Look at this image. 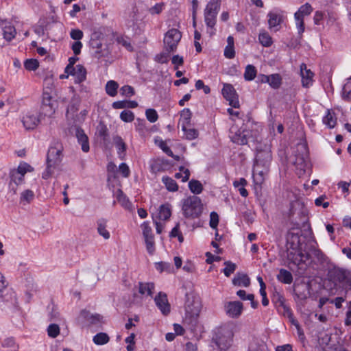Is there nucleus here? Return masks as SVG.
Here are the masks:
<instances>
[{
	"mask_svg": "<svg viewBox=\"0 0 351 351\" xmlns=\"http://www.w3.org/2000/svg\"><path fill=\"white\" fill-rule=\"evenodd\" d=\"M62 145L59 143H55L49 148L47 155V167L43 173V179H48L53 173L54 169L59 166L62 160Z\"/></svg>",
	"mask_w": 351,
	"mask_h": 351,
	"instance_id": "obj_1",
	"label": "nucleus"
},
{
	"mask_svg": "<svg viewBox=\"0 0 351 351\" xmlns=\"http://www.w3.org/2000/svg\"><path fill=\"white\" fill-rule=\"evenodd\" d=\"M182 210L186 218H198L202 213L203 204L201 199L192 195L182 200Z\"/></svg>",
	"mask_w": 351,
	"mask_h": 351,
	"instance_id": "obj_2",
	"label": "nucleus"
},
{
	"mask_svg": "<svg viewBox=\"0 0 351 351\" xmlns=\"http://www.w3.org/2000/svg\"><path fill=\"white\" fill-rule=\"evenodd\" d=\"M253 124L254 123L248 119L244 128H239L237 125H232L230 129L229 134L231 141L238 145H246L249 139L253 136L252 132L247 129L252 127Z\"/></svg>",
	"mask_w": 351,
	"mask_h": 351,
	"instance_id": "obj_3",
	"label": "nucleus"
},
{
	"mask_svg": "<svg viewBox=\"0 0 351 351\" xmlns=\"http://www.w3.org/2000/svg\"><path fill=\"white\" fill-rule=\"evenodd\" d=\"M220 5L221 0H210L204 10V21L206 26L210 29L208 31L210 36L215 34L214 27L216 24L217 15L220 9Z\"/></svg>",
	"mask_w": 351,
	"mask_h": 351,
	"instance_id": "obj_4",
	"label": "nucleus"
},
{
	"mask_svg": "<svg viewBox=\"0 0 351 351\" xmlns=\"http://www.w3.org/2000/svg\"><path fill=\"white\" fill-rule=\"evenodd\" d=\"M329 277L330 280L342 284L346 289V298L351 296V276L347 270L334 268L329 271Z\"/></svg>",
	"mask_w": 351,
	"mask_h": 351,
	"instance_id": "obj_5",
	"label": "nucleus"
},
{
	"mask_svg": "<svg viewBox=\"0 0 351 351\" xmlns=\"http://www.w3.org/2000/svg\"><path fill=\"white\" fill-rule=\"evenodd\" d=\"M310 258V254L305 251L304 247L296 249H287V259L293 264L304 270L306 261Z\"/></svg>",
	"mask_w": 351,
	"mask_h": 351,
	"instance_id": "obj_6",
	"label": "nucleus"
},
{
	"mask_svg": "<svg viewBox=\"0 0 351 351\" xmlns=\"http://www.w3.org/2000/svg\"><path fill=\"white\" fill-rule=\"evenodd\" d=\"M307 160L308 149L306 145L304 143L298 144L293 158L291 160V163L295 166L298 169L304 172Z\"/></svg>",
	"mask_w": 351,
	"mask_h": 351,
	"instance_id": "obj_7",
	"label": "nucleus"
},
{
	"mask_svg": "<svg viewBox=\"0 0 351 351\" xmlns=\"http://www.w3.org/2000/svg\"><path fill=\"white\" fill-rule=\"evenodd\" d=\"M186 315L192 319H197L202 308V303L199 298L186 293Z\"/></svg>",
	"mask_w": 351,
	"mask_h": 351,
	"instance_id": "obj_8",
	"label": "nucleus"
},
{
	"mask_svg": "<svg viewBox=\"0 0 351 351\" xmlns=\"http://www.w3.org/2000/svg\"><path fill=\"white\" fill-rule=\"evenodd\" d=\"M288 221L293 230H298L307 221V216L302 209L291 207L289 212Z\"/></svg>",
	"mask_w": 351,
	"mask_h": 351,
	"instance_id": "obj_9",
	"label": "nucleus"
},
{
	"mask_svg": "<svg viewBox=\"0 0 351 351\" xmlns=\"http://www.w3.org/2000/svg\"><path fill=\"white\" fill-rule=\"evenodd\" d=\"M90 48L94 50V56L96 58L106 57L108 54V50L103 45L101 34L99 32H94L91 34L89 42Z\"/></svg>",
	"mask_w": 351,
	"mask_h": 351,
	"instance_id": "obj_10",
	"label": "nucleus"
},
{
	"mask_svg": "<svg viewBox=\"0 0 351 351\" xmlns=\"http://www.w3.org/2000/svg\"><path fill=\"white\" fill-rule=\"evenodd\" d=\"M233 338L232 331L226 327L218 330L216 336V344L221 350H228L232 345Z\"/></svg>",
	"mask_w": 351,
	"mask_h": 351,
	"instance_id": "obj_11",
	"label": "nucleus"
},
{
	"mask_svg": "<svg viewBox=\"0 0 351 351\" xmlns=\"http://www.w3.org/2000/svg\"><path fill=\"white\" fill-rule=\"evenodd\" d=\"M182 38L180 32L175 28L169 29L165 35L164 45L167 51L173 52L176 50L178 43Z\"/></svg>",
	"mask_w": 351,
	"mask_h": 351,
	"instance_id": "obj_12",
	"label": "nucleus"
},
{
	"mask_svg": "<svg viewBox=\"0 0 351 351\" xmlns=\"http://www.w3.org/2000/svg\"><path fill=\"white\" fill-rule=\"evenodd\" d=\"M313 10V7L308 3L301 5L298 10L294 14L296 27L299 34H302L304 32V18L310 15Z\"/></svg>",
	"mask_w": 351,
	"mask_h": 351,
	"instance_id": "obj_13",
	"label": "nucleus"
},
{
	"mask_svg": "<svg viewBox=\"0 0 351 351\" xmlns=\"http://www.w3.org/2000/svg\"><path fill=\"white\" fill-rule=\"evenodd\" d=\"M56 108V101L52 100L51 97L47 93L43 95V101L40 109L39 117L42 119L43 117H51L55 112Z\"/></svg>",
	"mask_w": 351,
	"mask_h": 351,
	"instance_id": "obj_14",
	"label": "nucleus"
},
{
	"mask_svg": "<svg viewBox=\"0 0 351 351\" xmlns=\"http://www.w3.org/2000/svg\"><path fill=\"white\" fill-rule=\"evenodd\" d=\"M301 230H293L292 228L288 230L287 234V249H296L304 247V243L302 241Z\"/></svg>",
	"mask_w": 351,
	"mask_h": 351,
	"instance_id": "obj_15",
	"label": "nucleus"
},
{
	"mask_svg": "<svg viewBox=\"0 0 351 351\" xmlns=\"http://www.w3.org/2000/svg\"><path fill=\"white\" fill-rule=\"evenodd\" d=\"M272 155L269 147L265 145L263 149H257L255 162L257 167L267 169L271 162Z\"/></svg>",
	"mask_w": 351,
	"mask_h": 351,
	"instance_id": "obj_16",
	"label": "nucleus"
},
{
	"mask_svg": "<svg viewBox=\"0 0 351 351\" xmlns=\"http://www.w3.org/2000/svg\"><path fill=\"white\" fill-rule=\"evenodd\" d=\"M223 97L229 101V104L234 108L239 107L238 95L233 86L230 84H224L221 90Z\"/></svg>",
	"mask_w": 351,
	"mask_h": 351,
	"instance_id": "obj_17",
	"label": "nucleus"
},
{
	"mask_svg": "<svg viewBox=\"0 0 351 351\" xmlns=\"http://www.w3.org/2000/svg\"><path fill=\"white\" fill-rule=\"evenodd\" d=\"M226 315L231 318H238L242 313L243 305L239 301L227 302L224 304Z\"/></svg>",
	"mask_w": 351,
	"mask_h": 351,
	"instance_id": "obj_18",
	"label": "nucleus"
},
{
	"mask_svg": "<svg viewBox=\"0 0 351 351\" xmlns=\"http://www.w3.org/2000/svg\"><path fill=\"white\" fill-rule=\"evenodd\" d=\"M154 301L156 305L163 315H167L170 313L171 307L165 293L159 292L154 298Z\"/></svg>",
	"mask_w": 351,
	"mask_h": 351,
	"instance_id": "obj_19",
	"label": "nucleus"
},
{
	"mask_svg": "<svg viewBox=\"0 0 351 351\" xmlns=\"http://www.w3.org/2000/svg\"><path fill=\"white\" fill-rule=\"evenodd\" d=\"M139 21L138 10L136 7H133L125 19V25L133 31H136L138 29Z\"/></svg>",
	"mask_w": 351,
	"mask_h": 351,
	"instance_id": "obj_20",
	"label": "nucleus"
},
{
	"mask_svg": "<svg viewBox=\"0 0 351 351\" xmlns=\"http://www.w3.org/2000/svg\"><path fill=\"white\" fill-rule=\"evenodd\" d=\"M300 75L302 77V84L304 87H308L312 84L314 73L307 69L306 64L302 63L300 65Z\"/></svg>",
	"mask_w": 351,
	"mask_h": 351,
	"instance_id": "obj_21",
	"label": "nucleus"
},
{
	"mask_svg": "<svg viewBox=\"0 0 351 351\" xmlns=\"http://www.w3.org/2000/svg\"><path fill=\"white\" fill-rule=\"evenodd\" d=\"M80 317L84 320L88 322L92 325H97L103 323V317L98 314H91L88 311L85 309L81 311Z\"/></svg>",
	"mask_w": 351,
	"mask_h": 351,
	"instance_id": "obj_22",
	"label": "nucleus"
},
{
	"mask_svg": "<svg viewBox=\"0 0 351 351\" xmlns=\"http://www.w3.org/2000/svg\"><path fill=\"white\" fill-rule=\"evenodd\" d=\"M41 120L40 117H36L34 114L27 113L23 117L22 122L26 130H34Z\"/></svg>",
	"mask_w": 351,
	"mask_h": 351,
	"instance_id": "obj_23",
	"label": "nucleus"
},
{
	"mask_svg": "<svg viewBox=\"0 0 351 351\" xmlns=\"http://www.w3.org/2000/svg\"><path fill=\"white\" fill-rule=\"evenodd\" d=\"M75 136L78 143L81 145L82 151L84 152H88L90 149L89 141L88 136L84 133V131L81 128H77Z\"/></svg>",
	"mask_w": 351,
	"mask_h": 351,
	"instance_id": "obj_24",
	"label": "nucleus"
},
{
	"mask_svg": "<svg viewBox=\"0 0 351 351\" xmlns=\"http://www.w3.org/2000/svg\"><path fill=\"white\" fill-rule=\"evenodd\" d=\"M68 75H71L75 77V82L80 84L84 81L86 79V71L82 64H77L74 67L73 71L71 72H65Z\"/></svg>",
	"mask_w": 351,
	"mask_h": 351,
	"instance_id": "obj_25",
	"label": "nucleus"
},
{
	"mask_svg": "<svg viewBox=\"0 0 351 351\" xmlns=\"http://www.w3.org/2000/svg\"><path fill=\"white\" fill-rule=\"evenodd\" d=\"M267 17L269 28L274 32H277L279 29L278 26L282 22V15L275 12H269L267 14Z\"/></svg>",
	"mask_w": 351,
	"mask_h": 351,
	"instance_id": "obj_26",
	"label": "nucleus"
},
{
	"mask_svg": "<svg viewBox=\"0 0 351 351\" xmlns=\"http://www.w3.org/2000/svg\"><path fill=\"white\" fill-rule=\"evenodd\" d=\"M114 142L117 149V154L121 159H123L125 156L127 146L122 138L117 136L114 138Z\"/></svg>",
	"mask_w": 351,
	"mask_h": 351,
	"instance_id": "obj_27",
	"label": "nucleus"
},
{
	"mask_svg": "<svg viewBox=\"0 0 351 351\" xmlns=\"http://www.w3.org/2000/svg\"><path fill=\"white\" fill-rule=\"evenodd\" d=\"M154 284L153 282H139L138 292L141 295L152 296L154 291Z\"/></svg>",
	"mask_w": 351,
	"mask_h": 351,
	"instance_id": "obj_28",
	"label": "nucleus"
},
{
	"mask_svg": "<svg viewBox=\"0 0 351 351\" xmlns=\"http://www.w3.org/2000/svg\"><path fill=\"white\" fill-rule=\"evenodd\" d=\"M341 98L346 101H351V76L346 79L341 90Z\"/></svg>",
	"mask_w": 351,
	"mask_h": 351,
	"instance_id": "obj_29",
	"label": "nucleus"
},
{
	"mask_svg": "<svg viewBox=\"0 0 351 351\" xmlns=\"http://www.w3.org/2000/svg\"><path fill=\"white\" fill-rule=\"evenodd\" d=\"M97 232L103 237L105 239H108L110 237V232L106 229L107 226V221L105 219H99L97 221Z\"/></svg>",
	"mask_w": 351,
	"mask_h": 351,
	"instance_id": "obj_30",
	"label": "nucleus"
},
{
	"mask_svg": "<svg viewBox=\"0 0 351 351\" xmlns=\"http://www.w3.org/2000/svg\"><path fill=\"white\" fill-rule=\"evenodd\" d=\"M277 279L282 283L291 284L293 281V276L290 271L285 269H280L277 275Z\"/></svg>",
	"mask_w": 351,
	"mask_h": 351,
	"instance_id": "obj_31",
	"label": "nucleus"
},
{
	"mask_svg": "<svg viewBox=\"0 0 351 351\" xmlns=\"http://www.w3.org/2000/svg\"><path fill=\"white\" fill-rule=\"evenodd\" d=\"M232 283L237 286H243L247 287L250 284V279L246 274H238L232 279Z\"/></svg>",
	"mask_w": 351,
	"mask_h": 351,
	"instance_id": "obj_32",
	"label": "nucleus"
},
{
	"mask_svg": "<svg viewBox=\"0 0 351 351\" xmlns=\"http://www.w3.org/2000/svg\"><path fill=\"white\" fill-rule=\"evenodd\" d=\"M322 121L329 128H335L337 124V118L335 113L328 110L326 114L323 117Z\"/></svg>",
	"mask_w": 351,
	"mask_h": 351,
	"instance_id": "obj_33",
	"label": "nucleus"
},
{
	"mask_svg": "<svg viewBox=\"0 0 351 351\" xmlns=\"http://www.w3.org/2000/svg\"><path fill=\"white\" fill-rule=\"evenodd\" d=\"M258 40L260 43L266 47H270L272 45V38L269 34L264 29L261 30L258 35Z\"/></svg>",
	"mask_w": 351,
	"mask_h": 351,
	"instance_id": "obj_34",
	"label": "nucleus"
},
{
	"mask_svg": "<svg viewBox=\"0 0 351 351\" xmlns=\"http://www.w3.org/2000/svg\"><path fill=\"white\" fill-rule=\"evenodd\" d=\"M282 77L278 73L269 75V85L274 89H278L282 84Z\"/></svg>",
	"mask_w": 351,
	"mask_h": 351,
	"instance_id": "obj_35",
	"label": "nucleus"
},
{
	"mask_svg": "<svg viewBox=\"0 0 351 351\" xmlns=\"http://www.w3.org/2000/svg\"><path fill=\"white\" fill-rule=\"evenodd\" d=\"M119 88V84L117 82L114 80L108 81L106 84V92L110 97H114L117 94V89Z\"/></svg>",
	"mask_w": 351,
	"mask_h": 351,
	"instance_id": "obj_36",
	"label": "nucleus"
},
{
	"mask_svg": "<svg viewBox=\"0 0 351 351\" xmlns=\"http://www.w3.org/2000/svg\"><path fill=\"white\" fill-rule=\"evenodd\" d=\"M80 101H80V99L79 97L74 96L71 99V100L68 106L66 113L72 114L75 113L79 109Z\"/></svg>",
	"mask_w": 351,
	"mask_h": 351,
	"instance_id": "obj_37",
	"label": "nucleus"
},
{
	"mask_svg": "<svg viewBox=\"0 0 351 351\" xmlns=\"http://www.w3.org/2000/svg\"><path fill=\"white\" fill-rule=\"evenodd\" d=\"M16 34V29L12 25H5L3 28V38L8 41H11L15 37Z\"/></svg>",
	"mask_w": 351,
	"mask_h": 351,
	"instance_id": "obj_38",
	"label": "nucleus"
},
{
	"mask_svg": "<svg viewBox=\"0 0 351 351\" xmlns=\"http://www.w3.org/2000/svg\"><path fill=\"white\" fill-rule=\"evenodd\" d=\"M162 181L168 191L174 192L178 190V186L173 178L168 176H164L162 178Z\"/></svg>",
	"mask_w": 351,
	"mask_h": 351,
	"instance_id": "obj_39",
	"label": "nucleus"
},
{
	"mask_svg": "<svg viewBox=\"0 0 351 351\" xmlns=\"http://www.w3.org/2000/svg\"><path fill=\"white\" fill-rule=\"evenodd\" d=\"M189 188L193 194H200L203 191V186L199 180H191L189 182Z\"/></svg>",
	"mask_w": 351,
	"mask_h": 351,
	"instance_id": "obj_40",
	"label": "nucleus"
},
{
	"mask_svg": "<svg viewBox=\"0 0 351 351\" xmlns=\"http://www.w3.org/2000/svg\"><path fill=\"white\" fill-rule=\"evenodd\" d=\"M171 215L169 205H161L158 210V218L160 220H167Z\"/></svg>",
	"mask_w": 351,
	"mask_h": 351,
	"instance_id": "obj_41",
	"label": "nucleus"
},
{
	"mask_svg": "<svg viewBox=\"0 0 351 351\" xmlns=\"http://www.w3.org/2000/svg\"><path fill=\"white\" fill-rule=\"evenodd\" d=\"M265 348V344L263 341L253 338L250 342L248 348V351H262Z\"/></svg>",
	"mask_w": 351,
	"mask_h": 351,
	"instance_id": "obj_42",
	"label": "nucleus"
},
{
	"mask_svg": "<svg viewBox=\"0 0 351 351\" xmlns=\"http://www.w3.org/2000/svg\"><path fill=\"white\" fill-rule=\"evenodd\" d=\"M256 69L254 66L252 64L247 65L244 73L245 80L247 81L253 80L256 75Z\"/></svg>",
	"mask_w": 351,
	"mask_h": 351,
	"instance_id": "obj_43",
	"label": "nucleus"
},
{
	"mask_svg": "<svg viewBox=\"0 0 351 351\" xmlns=\"http://www.w3.org/2000/svg\"><path fill=\"white\" fill-rule=\"evenodd\" d=\"M109 337L106 333L99 332L93 337V342L97 345H104L109 341Z\"/></svg>",
	"mask_w": 351,
	"mask_h": 351,
	"instance_id": "obj_44",
	"label": "nucleus"
},
{
	"mask_svg": "<svg viewBox=\"0 0 351 351\" xmlns=\"http://www.w3.org/2000/svg\"><path fill=\"white\" fill-rule=\"evenodd\" d=\"M159 147L169 156L173 158L175 160H178L179 156H175L170 149V147L167 145V143L160 140L158 143Z\"/></svg>",
	"mask_w": 351,
	"mask_h": 351,
	"instance_id": "obj_45",
	"label": "nucleus"
},
{
	"mask_svg": "<svg viewBox=\"0 0 351 351\" xmlns=\"http://www.w3.org/2000/svg\"><path fill=\"white\" fill-rule=\"evenodd\" d=\"M117 200L125 208L130 209L132 206V204L129 199L123 194V191L119 190L117 195Z\"/></svg>",
	"mask_w": 351,
	"mask_h": 351,
	"instance_id": "obj_46",
	"label": "nucleus"
},
{
	"mask_svg": "<svg viewBox=\"0 0 351 351\" xmlns=\"http://www.w3.org/2000/svg\"><path fill=\"white\" fill-rule=\"evenodd\" d=\"M187 125L182 124V129L184 132L186 138L189 140H193L198 136V132L197 130L193 128L187 129Z\"/></svg>",
	"mask_w": 351,
	"mask_h": 351,
	"instance_id": "obj_47",
	"label": "nucleus"
},
{
	"mask_svg": "<svg viewBox=\"0 0 351 351\" xmlns=\"http://www.w3.org/2000/svg\"><path fill=\"white\" fill-rule=\"evenodd\" d=\"M181 121L182 125L185 124V125H189L191 122V119L192 116V113L189 108H184L181 111Z\"/></svg>",
	"mask_w": 351,
	"mask_h": 351,
	"instance_id": "obj_48",
	"label": "nucleus"
},
{
	"mask_svg": "<svg viewBox=\"0 0 351 351\" xmlns=\"http://www.w3.org/2000/svg\"><path fill=\"white\" fill-rule=\"evenodd\" d=\"M120 119L126 123H130L134 121V114L130 110H123L120 114Z\"/></svg>",
	"mask_w": 351,
	"mask_h": 351,
	"instance_id": "obj_49",
	"label": "nucleus"
},
{
	"mask_svg": "<svg viewBox=\"0 0 351 351\" xmlns=\"http://www.w3.org/2000/svg\"><path fill=\"white\" fill-rule=\"evenodd\" d=\"M25 68L28 71H35L39 66V63L36 59H27L24 62Z\"/></svg>",
	"mask_w": 351,
	"mask_h": 351,
	"instance_id": "obj_50",
	"label": "nucleus"
},
{
	"mask_svg": "<svg viewBox=\"0 0 351 351\" xmlns=\"http://www.w3.org/2000/svg\"><path fill=\"white\" fill-rule=\"evenodd\" d=\"M224 265H226V267L223 269V272L226 276L229 277L230 274L234 273L235 271L237 265L229 261H226Z\"/></svg>",
	"mask_w": 351,
	"mask_h": 351,
	"instance_id": "obj_51",
	"label": "nucleus"
},
{
	"mask_svg": "<svg viewBox=\"0 0 351 351\" xmlns=\"http://www.w3.org/2000/svg\"><path fill=\"white\" fill-rule=\"evenodd\" d=\"M10 181L20 185L24 181V176L20 175L19 172H16L14 170H11L10 172Z\"/></svg>",
	"mask_w": 351,
	"mask_h": 351,
	"instance_id": "obj_52",
	"label": "nucleus"
},
{
	"mask_svg": "<svg viewBox=\"0 0 351 351\" xmlns=\"http://www.w3.org/2000/svg\"><path fill=\"white\" fill-rule=\"evenodd\" d=\"M47 334L51 338H56L60 334V327L58 324H51L47 328Z\"/></svg>",
	"mask_w": 351,
	"mask_h": 351,
	"instance_id": "obj_53",
	"label": "nucleus"
},
{
	"mask_svg": "<svg viewBox=\"0 0 351 351\" xmlns=\"http://www.w3.org/2000/svg\"><path fill=\"white\" fill-rule=\"evenodd\" d=\"M120 93L124 97H131L135 94V90L132 86L125 85L120 88Z\"/></svg>",
	"mask_w": 351,
	"mask_h": 351,
	"instance_id": "obj_54",
	"label": "nucleus"
},
{
	"mask_svg": "<svg viewBox=\"0 0 351 351\" xmlns=\"http://www.w3.org/2000/svg\"><path fill=\"white\" fill-rule=\"evenodd\" d=\"M145 115L147 119L150 123H155L158 119V115L156 110L152 108L147 109L145 111Z\"/></svg>",
	"mask_w": 351,
	"mask_h": 351,
	"instance_id": "obj_55",
	"label": "nucleus"
},
{
	"mask_svg": "<svg viewBox=\"0 0 351 351\" xmlns=\"http://www.w3.org/2000/svg\"><path fill=\"white\" fill-rule=\"evenodd\" d=\"M2 346L4 348H12L14 351H16L19 349V346L16 345L15 340L12 337L4 339L2 342Z\"/></svg>",
	"mask_w": 351,
	"mask_h": 351,
	"instance_id": "obj_56",
	"label": "nucleus"
},
{
	"mask_svg": "<svg viewBox=\"0 0 351 351\" xmlns=\"http://www.w3.org/2000/svg\"><path fill=\"white\" fill-rule=\"evenodd\" d=\"M34 197V193L32 190L27 189L21 193V201L29 203Z\"/></svg>",
	"mask_w": 351,
	"mask_h": 351,
	"instance_id": "obj_57",
	"label": "nucleus"
},
{
	"mask_svg": "<svg viewBox=\"0 0 351 351\" xmlns=\"http://www.w3.org/2000/svg\"><path fill=\"white\" fill-rule=\"evenodd\" d=\"M155 268L160 272H162L164 271H170L171 265L169 263L161 261L155 263Z\"/></svg>",
	"mask_w": 351,
	"mask_h": 351,
	"instance_id": "obj_58",
	"label": "nucleus"
},
{
	"mask_svg": "<svg viewBox=\"0 0 351 351\" xmlns=\"http://www.w3.org/2000/svg\"><path fill=\"white\" fill-rule=\"evenodd\" d=\"M219 223V215L216 212H211L210 214V222L209 225L213 229L217 230V226Z\"/></svg>",
	"mask_w": 351,
	"mask_h": 351,
	"instance_id": "obj_59",
	"label": "nucleus"
},
{
	"mask_svg": "<svg viewBox=\"0 0 351 351\" xmlns=\"http://www.w3.org/2000/svg\"><path fill=\"white\" fill-rule=\"evenodd\" d=\"M180 171H183L184 176H182V173L179 172V173H176L175 174V178H178V179L182 178V182L187 181L189 179V176H190L189 170L187 169H184V167H180Z\"/></svg>",
	"mask_w": 351,
	"mask_h": 351,
	"instance_id": "obj_60",
	"label": "nucleus"
},
{
	"mask_svg": "<svg viewBox=\"0 0 351 351\" xmlns=\"http://www.w3.org/2000/svg\"><path fill=\"white\" fill-rule=\"evenodd\" d=\"M117 42L121 45L122 46L125 47L126 49H128L129 51H132L133 47L128 38L123 37V36H119L117 38Z\"/></svg>",
	"mask_w": 351,
	"mask_h": 351,
	"instance_id": "obj_61",
	"label": "nucleus"
},
{
	"mask_svg": "<svg viewBox=\"0 0 351 351\" xmlns=\"http://www.w3.org/2000/svg\"><path fill=\"white\" fill-rule=\"evenodd\" d=\"M83 36V32L79 29H72L70 32L71 38L76 41H80Z\"/></svg>",
	"mask_w": 351,
	"mask_h": 351,
	"instance_id": "obj_62",
	"label": "nucleus"
},
{
	"mask_svg": "<svg viewBox=\"0 0 351 351\" xmlns=\"http://www.w3.org/2000/svg\"><path fill=\"white\" fill-rule=\"evenodd\" d=\"M97 132H98V136L99 137L102 138V139L104 141H106L107 139V138L108 137V129L105 125H104V124L99 125V126L98 127V129H97Z\"/></svg>",
	"mask_w": 351,
	"mask_h": 351,
	"instance_id": "obj_63",
	"label": "nucleus"
},
{
	"mask_svg": "<svg viewBox=\"0 0 351 351\" xmlns=\"http://www.w3.org/2000/svg\"><path fill=\"white\" fill-rule=\"evenodd\" d=\"M31 166L25 162L20 164L16 169H13L16 172H19L20 175L24 176L25 174L29 171Z\"/></svg>",
	"mask_w": 351,
	"mask_h": 351,
	"instance_id": "obj_64",
	"label": "nucleus"
}]
</instances>
